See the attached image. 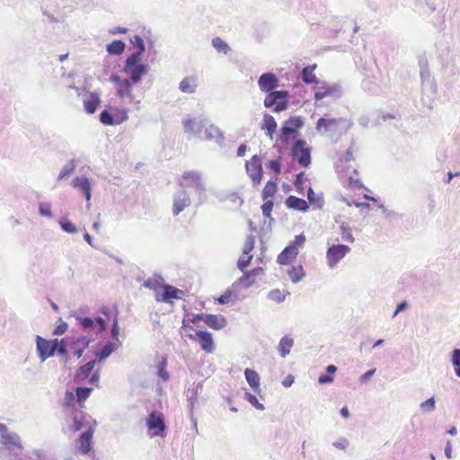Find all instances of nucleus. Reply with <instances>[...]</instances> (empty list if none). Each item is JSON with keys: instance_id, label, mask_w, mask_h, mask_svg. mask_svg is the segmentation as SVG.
<instances>
[{"instance_id": "obj_1", "label": "nucleus", "mask_w": 460, "mask_h": 460, "mask_svg": "<svg viewBox=\"0 0 460 460\" xmlns=\"http://www.w3.org/2000/svg\"><path fill=\"white\" fill-rule=\"evenodd\" d=\"M144 286L155 291V300L172 304L173 299H181L185 292L169 284H160L157 281L148 279L145 281Z\"/></svg>"}, {"instance_id": "obj_2", "label": "nucleus", "mask_w": 460, "mask_h": 460, "mask_svg": "<svg viewBox=\"0 0 460 460\" xmlns=\"http://www.w3.org/2000/svg\"><path fill=\"white\" fill-rule=\"evenodd\" d=\"M338 172L340 174V179L342 181L344 188L349 190H366V186L364 185L362 180L359 178V174L357 169L349 168L345 166H339Z\"/></svg>"}, {"instance_id": "obj_3", "label": "nucleus", "mask_w": 460, "mask_h": 460, "mask_svg": "<svg viewBox=\"0 0 460 460\" xmlns=\"http://www.w3.org/2000/svg\"><path fill=\"white\" fill-rule=\"evenodd\" d=\"M304 121L301 117H291L280 128L278 140L283 146H288L290 139L295 137L298 130L303 128Z\"/></svg>"}, {"instance_id": "obj_4", "label": "nucleus", "mask_w": 460, "mask_h": 460, "mask_svg": "<svg viewBox=\"0 0 460 460\" xmlns=\"http://www.w3.org/2000/svg\"><path fill=\"white\" fill-rule=\"evenodd\" d=\"M128 111L125 108L110 107V110H104L100 113V121L106 126L121 124L128 120Z\"/></svg>"}, {"instance_id": "obj_5", "label": "nucleus", "mask_w": 460, "mask_h": 460, "mask_svg": "<svg viewBox=\"0 0 460 460\" xmlns=\"http://www.w3.org/2000/svg\"><path fill=\"white\" fill-rule=\"evenodd\" d=\"M137 55H131L127 58L124 71L129 75L130 81L137 84L140 81L143 75L147 72V66L139 62Z\"/></svg>"}, {"instance_id": "obj_6", "label": "nucleus", "mask_w": 460, "mask_h": 460, "mask_svg": "<svg viewBox=\"0 0 460 460\" xmlns=\"http://www.w3.org/2000/svg\"><path fill=\"white\" fill-rule=\"evenodd\" d=\"M305 242L303 234L296 235L292 243L288 245L278 256V262L282 265L290 263L298 254V248Z\"/></svg>"}, {"instance_id": "obj_7", "label": "nucleus", "mask_w": 460, "mask_h": 460, "mask_svg": "<svg viewBox=\"0 0 460 460\" xmlns=\"http://www.w3.org/2000/svg\"><path fill=\"white\" fill-rule=\"evenodd\" d=\"M288 92L274 91L268 93L264 100L267 108H273V111L280 112L288 108Z\"/></svg>"}, {"instance_id": "obj_8", "label": "nucleus", "mask_w": 460, "mask_h": 460, "mask_svg": "<svg viewBox=\"0 0 460 460\" xmlns=\"http://www.w3.org/2000/svg\"><path fill=\"white\" fill-rule=\"evenodd\" d=\"M293 158L303 167H308L311 164V149L306 146L304 139H298L291 149Z\"/></svg>"}, {"instance_id": "obj_9", "label": "nucleus", "mask_w": 460, "mask_h": 460, "mask_svg": "<svg viewBox=\"0 0 460 460\" xmlns=\"http://www.w3.org/2000/svg\"><path fill=\"white\" fill-rule=\"evenodd\" d=\"M246 172L249 175L252 184L258 186L261 183L263 177V170L261 159L259 155H254L245 164Z\"/></svg>"}, {"instance_id": "obj_10", "label": "nucleus", "mask_w": 460, "mask_h": 460, "mask_svg": "<svg viewBox=\"0 0 460 460\" xmlns=\"http://www.w3.org/2000/svg\"><path fill=\"white\" fill-rule=\"evenodd\" d=\"M350 248L345 244H332L326 251V261L328 266L332 269L336 267V265L349 253L350 252Z\"/></svg>"}, {"instance_id": "obj_11", "label": "nucleus", "mask_w": 460, "mask_h": 460, "mask_svg": "<svg viewBox=\"0 0 460 460\" xmlns=\"http://www.w3.org/2000/svg\"><path fill=\"white\" fill-rule=\"evenodd\" d=\"M151 437H164L165 423L163 414L157 411H152L146 420Z\"/></svg>"}, {"instance_id": "obj_12", "label": "nucleus", "mask_w": 460, "mask_h": 460, "mask_svg": "<svg viewBox=\"0 0 460 460\" xmlns=\"http://www.w3.org/2000/svg\"><path fill=\"white\" fill-rule=\"evenodd\" d=\"M36 341L37 350L41 361H44L47 358L52 357L58 346V339L46 340L41 338L40 336H37Z\"/></svg>"}, {"instance_id": "obj_13", "label": "nucleus", "mask_w": 460, "mask_h": 460, "mask_svg": "<svg viewBox=\"0 0 460 460\" xmlns=\"http://www.w3.org/2000/svg\"><path fill=\"white\" fill-rule=\"evenodd\" d=\"M180 184L182 187L192 188L199 192L204 190L201 175L194 171L185 172L181 176Z\"/></svg>"}, {"instance_id": "obj_14", "label": "nucleus", "mask_w": 460, "mask_h": 460, "mask_svg": "<svg viewBox=\"0 0 460 460\" xmlns=\"http://www.w3.org/2000/svg\"><path fill=\"white\" fill-rule=\"evenodd\" d=\"M341 95V88L336 84H328L325 82L321 83L314 90V99L316 101L326 97H338Z\"/></svg>"}, {"instance_id": "obj_15", "label": "nucleus", "mask_w": 460, "mask_h": 460, "mask_svg": "<svg viewBox=\"0 0 460 460\" xmlns=\"http://www.w3.org/2000/svg\"><path fill=\"white\" fill-rule=\"evenodd\" d=\"M190 339L199 342L200 348L207 353H212L215 349V343L212 334L206 331H199L195 335H190Z\"/></svg>"}, {"instance_id": "obj_16", "label": "nucleus", "mask_w": 460, "mask_h": 460, "mask_svg": "<svg viewBox=\"0 0 460 460\" xmlns=\"http://www.w3.org/2000/svg\"><path fill=\"white\" fill-rule=\"evenodd\" d=\"M93 432V429L90 427L77 439V451L80 454L86 455L91 451Z\"/></svg>"}, {"instance_id": "obj_17", "label": "nucleus", "mask_w": 460, "mask_h": 460, "mask_svg": "<svg viewBox=\"0 0 460 460\" xmlns=\"http://www.w3.org/2000/svg\"><path fill=\"white\" fill-rule=\"evenodd\" d=\"M258 84L262 92L270 93V92H274L273 90L278 87L279 80L274 74L265 73L259 78Z\"/></svg>"}, {"instance_id": "obj_18", "label": "nucleus", "mask_w": 460, "mask_h": 460, "mask_svg": "<svg viewBox=\"0 0 460 460\" xmlns=\"http://www.w3.org/2000/svg\"><path fill=\"white\" fill-rule=\"evenodd\" d=\"M90 343L89 339L84 336H80L77 338H69V349L72 350L73 354L77 358H81L84 351L88 348Z\"/></svg>"}, {"instance_id": "obj_19", "label": "nucleus", "mask_w": 460, "mask_h": 460, "mask_svg": "<svg viewBox=\"0 0 460 460\" xmlns=\"http://www.w3.org/2000/svg\"><path fill=\"white\" fill-rule=\"evenodd\" d=\"M263 268L257 267L252 270L243 271V275L239 279L240 283L244 287H250L255 283L256 278L263 274Z\"/></svg>"}, {"instance_id": "obj_20", "label": "nucleus", "mask_w": 460, "mask_h": 460, "mask_svg": "<svg viewBox=\"0 0 460 460\" xmlns=\"http://www.w3.org/2000/svg\"><path fill=\"white\" fill-rule=\"evenodd\" d=\"M278 124L273 116L265 114L261 124V129L265 132V135L273 139V136L276 133Z\"/></svg>"}, {"instance_id": "obj_21", "label": "nucleus", "mask_w": 460, "mask_h": 460, "mask_svg": "<svg viewBox=\"0 0 460 460\" xmlns=\"http://www.w3.org/2000/svg\"><path fill=\"white\" fill-rule=\"evenodd\" d=\"M112 82L118 84L117 95L120 98L132 96V85L130 79L120 80L119 76H112Z\"/></svg>"}, {"instance_id": "obj_22", "label": "nucleus", "mask_w": 460, "mask_h": 460, "mask_svg": "<svg viewBox=\"0 0 460 460\" xmlns=\"http://www.w3.org/2000/svg\"><path fill=\"white\" fill-rule=\"evenodd\" d=\"M190 199L186 192L178 194L173 200L172 213L174 216L179 215L185 208L190 206Z\"/></svg>"}, {"instance_id": "obj_23", "label": "nucleus", "mask_w": 460, "mask_h": 460, "mask_svg": "<svg viewBox=\"0 0 460 460\" xmlns=\"http://www.w3.org/2000/svg\"><path fill=\"white\" fill-rule=\"evenodd\" d=\"M205 323L211 329L221 330L226 325V319L221 314H207Z\"/></svg>"}, {"instance_id": "obj_24", "label": "nucleus", "mask_w": 460, "mask_h": 460, "mask_svg": "<svg viewBox=\"0 0 460 460\" xmlns=\"http://www.w3.org/2000/svg\"><path fill=\"white\" fill-rule=\"evenodd\" d=\"M73 187L79 189L84 193L85 199H91V183L85 177H75L72 181Z\"/></svg>"}, {"instance_id": "obj_25", "label": "nucleus", "mask_w": 460, "mask_h": 460, "mask_svg": "<svg viewBox=\"0 0 460 460\" xmlns=\"http://www.w3.org/2000/svg\"><path fill=\"white\" fill-rule=\"evenodd\" d=\"M286 206L288 208H292V209H296V210H299V211H303V212L307 211V209L309 208L308 203L305 199L297 198L296 196L288 197L286 199Z\"/></svg>"}, {"instance_id": "obj_26", "label": "nucleus", "mask_w": 460, "mask_h": 460, "mask_svg": "<svg viewBox=\"0 0 460 460\" xmlns=\"http://www.w3.org/2000/svg\"><path fill=\"white\" fill-rule=\"evenodd\" d=\"M81 325L85 329L92 328L93 326H97V331L99 332H102L106 329L105 322L101 317H97L95 319H92L89 317L82 318Z\"/></svg>"}, {"instance_id": "obj_27", "label": "nucleus", "mask_w": 460, "mask_h": 460, "mask_svg": "<svg viewBox=\"0 0 460 460\" xmlns=\"http://www.w3.org/2000/svg\"><path fill=\"white\" fill-rule=\"evenodd\" d=\"M316 64L307 66L302 70V80L304 83L309 84H319L320 82L318 81L314 70L316 68Z\"/></svg>"}, {"instance_id": "obj_28", "label": "nucleus", "mask_w": 460, "mask_h": 460, "mask_svg": "<svg viewBox=\"0 0 460 460\" xmlns=\"http://www.w3.org/2000/svg\"><path fill=\"white\" fill-rule=\"evenodd\" d=\"M101 102L100 97L97 93H92L87 99L84 101V106L87 113L93 114L95 112Z\"/></svg>"}, {"instance_id": "obj_29", "label": "nucleus", "mask_w": 460, "mask_h": 460, "mask_svg": "<svg viewBox=\"0 0 460 460\" xmlns=\"http://www.w3.org/2000/svg\"><path fill=\"white\" fill-rule=\"evenodd\" d=\"M244 376L247 383L253 390H260V376L255 370L246 368L244 371Z\"/></svg>"}, {"instance_id": "obj_30", "label": "nucleus", "mask_w": 460, "mask_h": 460, "mask_svg": "<svg viewBox=\"0 0 460 460\" xmlns=\"http://www.w3.org/2000/svg\"><path fill=\"white\" fill-rule=\"evenodd\" d=\"M182 124L184 130L187 133H197L199 132L203 128L201 121H197L196 119L190 118L185 119L182 121Z\"/></svg>"}, {"instance_id": "obj_31", "label": "nucleus", "mask_w": 460, "mask_h": 460, "mask_svg": "<svg viewBox=\"0 0 460 460\" xmlns=\"http://www.w3.org/2000/svg\"><path fill=\"white\" fill-rule=\"evenodd\" d=\"M294 345V341L291 337L289 336H284L279 343V351L281 355V357H286L287 355L289 354L290 350H291V348L293 347Z\"/></svg>"}, {"instance_id": "obj_32", "label": "nucleus", "mask_w": 460, "mask_h": 460, "mask_svg": "<svg viewBox=\"0 0 460 460\" xmlns=\"http://www.w3.org/2000/svg\"><path fill=\"white\" fill-rule=\"evenodd\" d=\"M278 191V185L276 181H268L262 190L261 198L262 199H272Z\"/></svg>"}, {"instance_id": "obj_33", "label": "nucleus", "mask_w": 460, "mask_h": 460, "mask_svg": "<svg viewBox=\"0 0 460 460\" xmlns=\"http://www.w3.org/2000/svg\"><path fill=\"white\" fill-rule=\"evenodd\" d=\"M72 415L73 425L71 427V429L75 432L80 430L84 427L85 417L83 411L77 410H74L72 411Z\"/></svg>"}, {"instance_id": "obj_34", "label": "nucleus", "mask_w": 460, "mask_h": 460, "mask_svg": "<svg viewBox=\"0 0 460 460\" xmlns=\"http://www.w3.org/2000/svg\"><path fill=\"white\" fill-rule=\"evenodd\" d=\"M307 199L310 204L314 205L318 208H322L324 205L323 196L315 193L311 187L307 190Z\"/></svg>"}, {"instance_id": "obj_35", "label": "nucleus", "mask_w": 460, "mask_h": 460, "mask_svg": "<svg viewBox=\"0 0 460 460\" xmlns=\"http://www.w3.org/2000/svg\"><path fill=\"white\" fill-rule=\"evenodd\" d=\"M354 152V148L352 146H349L347 149L346 153L340 158L337 168L339 166H345L349 168L352 167L349 164L350 162L355 160Z\"/></svg>"}, {"instance_id": "obj_36", "label": "nucleus", "mask_w": 460, "mask_h": 460, "mask_svg": "<svg viewBox=\"0 0 460 460\" xmlns=\"http://www.w3.org/2000/svg\"><path fill=\"white\" fill-rule=\"evenodd\" d=\"M94 366V360L89 361L85 365L82 366L76 373V377L81 380L86 379L93 372Z\"/></svg>"}, {"instance_id": "obj_37", "label": "nucleus", "mask_w": 460, "mask_h": 460, "mask_svg": "<svg viewBox=\"0 0 460 460\" xmlns=\"http://www.w3.org/2000/svg\"><path fill=\"white\" fill-rule=\"evenodd\" d=\"M337 367L334 365H329L326 367L327 375H321L318 378V383L321 385L331 384L333 382V375L336 373Z\"/></svg>"}, {"instance_id": "obj_38", "label": "nucleus", "mask_w": 460, "mask_h": 460, "mask_svg": "<svg viewBox=\"0 0 460 460\" xmlns=\"http://www.w3.org/2000/svg\"><path fill=\"white\" fill-rule=\"evenodd\" d=\"M288 277L290 278V279L292 280V282L296 283L304 278L305 271H304L302 265H296V266H293L288 271Z\"/></svg>"}, {"instance_id": "obj_39", "label": "nucleus", "mask_w": 460, "mask_h": 460, "mask_svg": "<svg viewBox=\"0 0 460 460\" xmlns=\"http://www.w3.org/2000/svg\"><path fill=\"white\" fill-rule=\"evenodd\" d=\"M196 86V81L193 77H186L180 84L181 91L188 93H194Z\"/></svg>"}, {"instance_id": "obj_40", "label": "nucleus", "mask_w": 460, "mask_h": 460, "mask_svg": "<svg viewBox=\"0 0 460 460\" xmlns=\"http://www.w3.org/2000/svg\"><path fill=\"white\" fill-rule=\"evenodd\" d=\"M167 366V359L166 358H162L161 361L158 363L157 366V376L163 380V381H168L170 378V374L166 369Z\"/></svg>"}, {"instance_id": "obj_41", "label": "nucleus", "mask_w": 460, "mask_h": 460, "mask_svg": "<svg viewBox=\"0 0 460 460\" xmlns=\"http://www.w3.org/2000/svg\"><path fill=\"white\" fill-rule=\"evenodd\" d=\"M2 443L5 446L19 447L20 438L17 435L5 433L1 436Z\"/></svg>"}, {"instance_id": "obj_42", "label": "nucleus", "mask_w": 460, "mask_h": 460, "mask_svg": "<svg viewBox=\"0 0 460 460\" xmlns=\"http://www.w3.org/2000/svg\"><path fill=\"white\" fill-rule=\"evenodd\" d=\"M125 49V44L121 40H114L107 46V51L110 54L119 55Z\"/></svg>"}, {"instance_id": "obj_43", "label": "nucleus", "mask_w": 460, "mask_h": 460, "mask_svg": "<svg viewBox=\"0 0 460 460\" xmlns=\"http://www.w3.org/2000/svg\"><path fill=\"white\" fill-rule=\"evenodd\" d=\"M337 123H338V119H336L321 118L318 119L316 127H317L318 130H321L322 128H323L325 131H327L332 127L336 126Z\"/></svg>"}, {"instance_id": "obj_44", "label": "nucleus", "mask_w": 460, "mask_h": 460, "mask_svg": "<svg viewBox=\"0 0 460 460\" xmlns=\"http://www.w3.org/2000/svg\"><path fill=\"white\" fill-rule=\"evenodd\" d=\"M253 255L251 253H242L238 261L237 267L240 270L244 271L246 268L251 264Z\"/></svg>"}, {"instance_id": "obj_45", "label": "nucleus", "mask_w": 460, "mask_h": 460, "mask_svg": "<svg viewBox=\"0 0 460 460\" xmlns=\"http://www.w3.org/2000/svg\"><path fill=\"white\" fill-rule=\"evenodd\" d=\"M75 169V164L74 160H71L66 164L58 174V180L60 181L64 178L70 176Z\"/></svg>"}, {"instance_id": "obj_46", "label": "nucleus", "mask_w": 460, "mask_h": 460, "mask_svg": "<svg viewBox=\"0 0 460 460\" xmlns=\"http://www.w3.org/2000/svg\"><path fill=\"white\" fill-rule=\"evenodd\" d=\"M92 388L79 387L76 389V400L81 404L83 403L91 394Z\"/></svg>"}, {"instance_id": "obj_47", "label": "nucleus", "mask_w": 460, "mask_h": 460, "mask_svg": "<svg viewBox=\"0 0 460 460\" xmlns=\"http://www.w3.org/2000/svg\"><path fill=\"white\" fill-rule=\"evenodd\" d=\"M254 245H255V237L252 234L248 235L243 243L242 253H251L252 251L254 249Z\"/></svg>"}, {"instance_id": "obj_48", "label": "nucleus", "mask_w": 460, "mask_h": 460, "mask_svg": "<svg viewBox=\"0 0 460 460\" xmlns=\"http://www.w3.org/2000/svg\"><path fill=\"white\" fill-rule=\"evenodd\" d=\"M69 337L62 339L61 341L58 340V346L57 348V351L59 355L62 357L67 358V349L66 347H69Z\"/></svg>"}, {"instance_id": "obj_49", "label": "nucleus", "mask_w": 460, "mask_h": 460, "mask_svg": "<svg viewBox=\"0 0 460 460\" xmlns=\"http://www.w3.org/2000/svg\"><path fill=\"white\" fill-rule=\"evenodd\" d=\"M263 204L261 205L262 214L265 217H270L271 212L273 209L274 202L272 199H263Z\"/></svg>"}, {"instance_id": "obj_50", "label": "nucleus", "mask_w": 460, "mask_h": 460, "mask_svg": "<svg viewBox=\"0 0 460 460\" xmlns=\"http://www.w3.org/2000/svg\"><path fill=\"white\" fill-rule=\"evenodd\" d=\"M212 44L219 52L226 54L229 50L228 45L220 38H215Z\"/></svg>"}, {"instance_id": "obj_51", "label": "nucleus", "mask_w": 460, "mask_h": 460, "mask_svg": "<svg viewBox=\"0 0 460 460\" xmlns=\"http://www.w3.org/2000/svg\"><path fill=\"white\" fill-rule=\"evenodd\" d=\"M206 314H198L192 316V318L182 320V328L189 327V323H197L199 321H203L205 323Z\"/></svg>"}, {"instance_id": "obj_52", "label": "nucleus", "mask_w": 460, "mask_h": 460, "mask_svg": "<svg viewBox=\"0 0 460 460\" xmlns=\"http://www.w3.org/2000/svg\"><path fill=\"white\" fill-rule=\"evenodd\" d=\"M267 168L274 172L275 174H279L281 172V163L279 159L270 160L266 164Z\"/></svg>"}, {"instance_id": "obj_53", "label": "nucleus", "mask_w": 460, "mask_h": 460, "mask_svg": "<svg viewBox=\"0 0 460 460\" xmlns=\"http://www.w3.org/2000/svg\"><path fill=\"white\" fill-rule=\"evenodd\" d=\"M245 399L253 405L258 410H263L264 406L261 402H259L258 399L255 395L252 394L251 393L245 394Z\"/></svg>"}, {"instance_id": "obj_54", "label": "nucleus", "mask_w": 460, "mask_h": 460, "mask_svg": "<svg viewBox=\"0 0 460 460\" xmlns=\"http://www.w3.org/2000/svg\"><path fill=\"white\" fill-rule=\"evenodd\" d=\"M132 43L135 44L137 48V52L134 53L133 55L141 56L142 53L145 51V44H144V40H142V38L139 36H136L134 38V41H132Z\"/></svg>"}, {"instance_id": "obj_55", "label": "nucleus", "mask_w": 460, "mask_h": 460, "mask_svg": "<svg viewBox=\"0 0 460 460\" xmlns=\"http://www.w3.org/2000/svg\"><path fill=\"white\" fill-rule=\"evenodd\" d=\"M60 224H61L62 229L67 233L74 234V233H76V231H77V228L75 227V226L67 219H64L63 221H61Z\"/></svg>"}, {"instance_id": "obj_56", "label": "nucleus", "mask_w": 460, "mask_h": 460, "mask_svg": "<svg viewBox=\"0 0 460 460\" xmlns=\"http://www.w3.org/2000/svg\"><path fill=\"white\" fill-rule=\"evenodd\" d=\"M113 351V345L111 343L106 344L101 351L97 354L100 359H103L109 357Z\"/></svg>"}, {"instance_id": "obj_57", "label": "nucleus", "mask_w": 460, "mask_h": 460, "mask_svg": "<svg viewBox=\"0 0 460 460\" xmlns=\"http://www.w3.org/2000/svg\"><path fill=\"white\" fill-rule=\"evenodd\" d=\"M341 228L342 240L349 242V243H354L355 239H354L350 230L343 226Z\"/></svg>"}, {"instance_id": "obj_58", "label": "nucleus", "mask_w": 460, "mask_h": 460, "mask_svg": "<svg viewBox=\"0 0 460 460\" xmlns=\"http://www.w3.org/2000/svg\"><path fill=\"white\" fill-rule=\"evenodd\" d=\"M75 402V394L71 391H66L64 398V404L67 407L73 406Z\"/></svg>"}, {"instance_id": "obj_59", "label": "nucleus", "mask_w": 460, "mask_h": 460, "mask_svg": "<svg viewBox=\"0 0 460 460\" xmlns=\"http://www.w3.org/2000/svg\"><path fill=\"white\" fill-rule=\"evenodd\" d=\"M39 210H40V214L41 216L48 217H50L52 216L49 204H44V203L40 204Z\"/></svg>"}, {"instance_id": "obj_60", "label": "nucleus", "mask_w": 460, "mask_h": 460, "mask_svg": "<svg viewBox=\"0 0 460 460\" xmlns=\"http://www.w3.org/2000/svg\"><path fill=\"white\" fill-rule=\"evenodd\" d=\"M420 408L424 411H432L435 408V401L433 398H429L426 400L425 402H421Z\"/></svg>"}, {"instance_id": "obj_61", "label": "nucleus", "mask_w": 460, "mask_h": 460, "mask_svg": "<svg viewBox=\"0 0 460 460\" xmlns=\"http://www.w3.org/2000/svg\"><path fill=\"white\" fill-rule=\"evenodd\" d=\"M67 323L65 322H62L60 324H58L55 330L53 331L54 335H61L65 333L67 330Z\"/></svg>"}, {"instance_id": "obj_62", "label": "nucleus", "mask_w": 460, "mask_h": 460, "mask_svg": "<svg viewBox=\"0 0 460 460\" xmlns=\"http://www.w3.org/2000/svg\"><path fill=\"white\" fill-rule=\"evenodd\" d=\"M231 292L227 291L217 298L219 304L224 305L229 302L231 297Z\"/></svg>"}, {"instance_id": "obj_63", "label": "nucleus", "mask_w": 460, "mask_h": 460, "mask_svg": "<svg viewBox=\"0 0 460 460\" xmlns=\"http://www.w3.org/2000/svg\"><path fill=\"white\" fill-rule=\"evenodd\" d=\"M270 298L278 300V301H282L283 298H284L282 293L279 290H278V289L272 290L270 293Z\"/></svg>"}, {"instance_id": "obj_64", "label": "nucleus", "mask_w": 460, "mask_h": 460, "mask_svg": "<svg viewBox=\"0 0 460 460\" xmlns=\"http://www.w3.org/2000/svg\"><path fill=\"white\" fill-rule=\"evenodd\" d=\"M453 364L457 367L458 365H460V349H456L454 351H453Z\"/></svg>"}]
</instances>
